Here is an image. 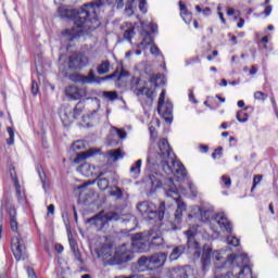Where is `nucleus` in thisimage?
I'll list each match as a JSON object with an SVG mask.
<instances>
[{
	"instance_id": "nucleus-52",
	"label": "nucleus",
	"mask_w": 278,
	"mask_h": 278,
	"mask_svg": "<svg viewBox=\"0 0 278 278\" xmlns=\"http://www.w3.org/2000/svg\"><path fill=\"white\" fill-rule=\"evenodd\" d=\"M210 216H212V213L210 211H204L201 213V220L203 223H207V220H210Z\"/></svg>"
},
{
	"instance_id": "nucleus-56",
	"label": "nucleus",
	"mask_w": 278,
	"mask_h": 278,
	"mask_svg": "<svg viewBox=\"0 0 278 278\" xmlns=\"http://www.w3.org/2000/svg\"><path fill=\"white\" fill-rule=\"evenodd\" d=\"M83 110L81 108H79V103L76 105V108L74 109V118H78L79 115L81 114Z\"/></svg>"
},
{
	"instance_id": "nucleus-47",
	"label": "nucleus",
	"mask_w": 278,
	"mask_h": 278,
	"mask_svg": "<svg viewBox=\"0 0 278 278\" xmlns=\"http://www.w3.org/2000/svg\"><path fill=\"white\" fill-rule=\"evenodd\" d=\"M243 118H242V113L241 112H238L236 117H237V121L239 123H247V121H249V115L247 113H243Z\"/></svg>"
},
{
	"instance_id": "nucleus-18",
	"label": "nucleus",
	"mask_w": 278,
	"mask_h": 278,
	"mask_svg": "<svg viewBox=\"0 0 278 278\" xmlns=\"http://www.w3.org/2000/svg\"><path fill=\"white\" fill-rule=\"evenodd\" d=\"M98 153H101V150L94 148L89 149L86 152H81L74 159V164H79L80 162H84V160H88V157H94Z\"/></svg>"
},
{
	"instance_id": "nucleus-46",
	"label": "nucleus",
	"mask_w": 278,
	"mask_h": 278,
	"mask_svg": "<svg viewBox=\"0 0 278 278\" xmlns=\"http://www.w3.org/2000/svg\"><path fill=\"white\" fill-rule=\"evenodd\" d=\"M68 242H70V247L72 249V251L77 250V241L73 238V235H68Z\"/></svg>"
},
{
	"instance_id": "nucleus-13",
	"label": "nucleus",
	"mask_w": 278,
	"mask_h": 278,
	"mask_svg": "<svg viewBox=\"0 0 278 278\" xmlns=\"http://www.w3.org/2000/svg\"><path fill=\"white\" fill-rule=\"evenodd\" d=\"M65 96L72 101H79L88 97V90L86 88H78L77 86H68L65 88Z\"/></svg>"
},
{
	"instance_id": "nucleus-17",
	"label": "nucleus",
	"mask_w": 278,
	"mask_h": 278,
	"mask_svg": "<svg viewBox=\"0 0 278 278\" xmlns=\"http://www.w3.org/2000/svg\"><path fill=\"white\" fill-rule=\"evenodd\" d=\"M121 29L124 36H136V34H140V26L138 24H131L126 22L124 25L121 26Z\"/></svg>"
},
{
	"instance_id": "nucleus-39",
	"label": "nucleus",
	"mask_w": 278,
	"mask_h": 278,
	"mask_svg": "<svg viewBox=\"0 0 278 278\" xmlns=\"http://www.w3.org/2000/svg\"><path fill=\"white\" fill-rule=\"evenodd\" d=\"M110 186V180L105 178L98 179V188L100 190H108V187Z\"/></svg>"
},
{
	"instance_id": "nucleus-40",
	"label": "nucleus",
	"mask_w": 278,
	"mask_h": 278,
	"mask_svg": "<svg viewBox=\"0 0 278 278\" xmlns=\"http://www.w3.org/2000/svg\"><path fill=\"white\" fill-rule=\"evenodd\" d=\"M7 131L9 134V139L7 140V144H9V147H12V144H14V128L8 127Z\"/></svg>"
},
{
	"instance_id": "nucleus-36",
	"label": "nucleus",
	"mask_w": 278,
	"mask_h": 278,
	"mask_svg": "<svg viewBox=\"0 0 278 278\" xmlns=\"http://www.w3.org/2000/svg\"><path fill=\"white\" fill-rule=\"evenodd\" d=\"M13 184L15 186V192L18 201L23 200V192L21 191V182L17 177H13Z\"/></svg>"
},
{
	"instance_id": "nucleus-21",
	"label": "nucleus",
	"mask_w": 278,
	"mask_h": 278,
	"mask_svg": "<svg viewBox=\"0 0 278 278\" xmlns=\"http://www.w3.org/2000/svg\"><path fill=\"white\" fill-rule=\"evenodd\" d=\"M16 207L14 206H11L9 208V220H10V225H11V230L14 232V233H18V220L16 218Z\"/></svg>"
},
{
	"instance_id": "nucleus-37",
	"label": "nucleus",
	"mask_w": 278,
	"mask_h": 278,
	"mask_svg": "<svg viewBox=\"0 0 278 278\" xmlns=\"http://www.w3.org/2000/svg\"><path fill=\"white\" fill-rule=\"evenodd\" d=\"M102 96L104 99H108V101H116L118 99V92L116 91H103Z\"/></svg>"
},
{
	"instance_id": "nucleus-59",
	"label": "nucleus",
	"mask_w": 278,
	"mask_h": 278,
	"mask_svg": "<svg viewBox=\"0 0 278 278\" xmlns=\"http://www.w3.org/2000/svg\"><path fill=\"white\" fill-rule=\"evenodd\" d=\"M189 101H191V103H197V99H194V91L189 90Z\"/></svg>"
},
{
	"instance_id": "nucleus-23",
	"label": "nucleus",
	"mask_w": 278,
	"mask_h": 278,
	"mask_svg": "<svg viewBox=\"0 0 278 278\" xmlns=\"http://www.w3.org/2000/svg\"><path fill=\"white\" fill-rule=\"evenodd\" d=\"M179 10H180V16L182 21L187 25H190V23H192V13L188 11V7H186V4H184L182 1H179Z\"/></svg>"
},
{
	"instance_id": "nucleus-22",
	"label": "nucleus",
	"mask_w": 278,
	"mask_h": 278,
	"mask_svg": "<svg viewBox=\"0 0 278 278\" xmlns=\"http://www.w3.org/2000/svg\"><path fill=\"white\" fill-rule=\"evenodd\" d=\"M92 105H94L96 108L93 109V111L91 113H89L87 116H83V121L86 123L85 125H83V127H92V124H90L92 116H94V114H97V112H99V109L101 108V102H99V99L94 98Z\"/></svg>"
},
{
	"instance_id": "nucleus-49",
	"label": "nucleus",
	"mask_w": 278,
	"mask_h": 278,
	"mask_svg": "<svg viewBox=\"0 0 278 278\" xmlns=\"http://www.w3.org/2000/svg\"><path fill=\"white\" fill-rule=\"evenodd\" d=\"M263 176L262 175H256L253 178V186H252V190H255V188H257L258 184L262 181Z\"/></svg>"
},
{
	"instance_id": "nucleus-24",
	"label": "nucleus",
	"mask_w": 278,
	"mask_h": 278,
	"mask_svg": "<svg viewBox=\"0 0 278 278\" xmlns=\"http://www.w3.org/2000/svg\"><path fill=\"white\" fill-rule=\"evenodd\" d=\"M86 66V62L84 61V56L77 55V56H71L68 61V68H84Z\"/></svg>"
},
{
	"instance_id": "nucleus-31",
	"label": "nucleus",
	"mask_w": 278,
	"mask_h": 278,
	"mask_svg": "<svg viewBox=\"0 0 278 278\" xmlns=\"http://www.w3.org/2000/svg\"><path fill=\"white\" fill-rule=\"evenodd\" d=\"M141 168H142V160L136 161V163L130 167V173L132 174V177L135 178L140 177Z\"/></svg>"
},
{
	"instance_id": "nucleus-8",
	"label": "nucleus",
	"mask_w": 278,
	"mask_h": 278,
	"mask_svg": "<svg viewBox=\"0 0 278 278\" xmlns=\"http://www.w3.org/2000/svg\"><path fill=\"white\" fill-rule=\"evenodd\" d=\"M210 227L214 233H220V231H227L231 233V222L227 218L225 213H218L210 219Z\"/></svg>"
},
{
	"instance_id": "nucleus-15",
	"label": "nucleus",
	"mask_w": 278,
	"mask_h": 278,
	"mask_svg": "<svg viewBox=\"0 0 278 278\" xmlns=\"http://www.w3.org/2000/svg\"><path fill=\"white\" fill-rule=\"evenodd\" d=\"M212 260H214V252L212 251V247L204 245L201 254V263L203 270H207L210 266H212Z\"/></svg>"
},
{
	"instance_id": "nucleus-55",
	"label": "nucleus",
	"mask_w": 278,
	"mask_h": 278,
	"mask_svg": "<svg viewBox=\"0 0 278 278\" xmlns=\"http://www.w3.org/2000/svg\"><path fill=\"white\" fill-rule=\"evenodd\" d=\"M222 155H223V148H218L215 150V152H213L212 157L213 160H216L217 156L220 157Z\"/></svg>"
},
{
	"instance_id": "nucleus-6",
	"label": "nucleus",
	"mask_w": 278,
	"mask_h": 278,
	"mask_svg": "<svg viewBox=\"0 0 278 278\" xmlns=\"http://www.w3.org/2000/svg\"><path fill=\"white\" fill-rule=\"evenodd\" d=\"M169 189L166 191L167 199H173L177 205L174 214L175 223L179 225L184 218V212H186L187 206L184 201H181V195H179V189L175 186V180L173 178L168 179Z\"/></svg>"
},
{
	"instance_id": "nucleus-64",
	"label": "nucleus",
	"mask_w": 278,
	"mask_h": 278,
	"mask_svg": "<svg viewBox=\"0 0 278 278\" xmlns=\"http://www.w3.org/2000/svg\"><path fill=\"white\" fill-rule=\"evenodd\" d=\"M202 13L204 16H210L212 14V9L206 7L204 10H202Z\"/></svg>"
},
{
	"instance_id": "nucleus-45",
	"label": "nucleus",
	"mask_w": 278,
	"mask_h": 278,
	"mask_svg": "<svg viewBox=\"0 0 278 278\" xmlns=\"http://www.w3.org/2000/svg\"><path fill=\"white\" fill-rule=\"evenodd\" d=\"M227 242L228 244H230L231 247H239L240 245V239L236 238V237H228L227 238Z\"/></svg>"
},
{
	"instance_id": "nucleus-32",
	"label": "nucleus",
	"mask_w": 278,
	"mask_h": 278,
	"mask_svg": "<svg viewBox=\"0 0 278 278\" xmlns=\"http://www.w3.org/2000/svg\"><path fill=\"white\" fill-rule=\"evenodd\" d=\"M182 254H184V248L176 247L169 255L170 262H175V261L179 260V257H181Z\"/></svg>"
},
{
	"instance_id": "nucleus-42",
	"label": "nucleus",
	"mask_w": 278,
	"mask_h": 278,
	"mask_svg": "<svg viewBox=\"0 0 278 278\" xmlns=\"http://www.w3.org/2000/svg\"><path fill=\"white\" fill-rule=\"evenodd\" d=\"M109 5H113V8L116 5V8L118 10L123 9V5H125V3L123 2V0H106Z\"/></svg>"
},
{
	"instance_id": "nucleus-4",
	"label": "nucleus",
	"mask_w": 278,
	"mask_h": 278,
	"mask_svg": "<svg viewBox=\"0 0 278 278\" xmlns=\"http://www.w3.org/2000/svg\"><path fill=\"white\" fill-rule=\"evenodd\" d=\"M129 72L122 70L121 73L115 72L106 77L103 78H97L94 75V71H90L87 76L84 75H72L71 79L72 81H75L76 84H101V81H106V79H114V77H117L116 86L117 88H125L127 86V81H129Z\"/></svg>"
},
{
	"instance_id": "nucleus-57",
	"label": "nucleus",
	"mask_w": 278,
	"mask_h": 278,
	"mask_svg": "<svg viewBox=\"0 0 278 278\" xmlns=\"http://www.w3.org/2000/svg\"><path fill=\"white\" fill-rule=\"evenodd\" d=\"M189 190L191 191V194H193V197H197L198 191H197V186H194V184L192 182L189 184Z\"/></svg>"
},
{
	"instance_id": "nucleus-53",
	"label": "nucleus",
	"mask_w": 278,
	"mask_h": 278,
	"mask_svg": "<svg viewBox=\"0 0 278 278\" xmlns=\"http://www.w3.org/2000/svg\"><path fill=\"white\" fill-rule=\"evenodd\" d=\"M31 94H34V97L38 94V83H36V80H33L31 83Z\"/></svg>"
},
{
	"instance_id": "nucleus-25",
	"label": "nucleus",
	"mask_w": 278,
	"mask_h": 278,
	"mask_svg": "<svg viewBox=\"0 0 278 278\" xmlns=\"http://www.w3.org/2000/svg\"><path fill=\"white\" fill-rule=\"evenodd\" d=\"M169 273H170V278H188V273H190V267L174 268Z\"/></svg>"
},
{
	"instance_id": "nucleus-2",
	"label": "nucleus",
	"mask_w": 278,
	"mask_h": 278,
	"mask_svg": "<svg viewBox=\"0 0 278 278\" xmlns=\"http://www.w3.org/2000/svg\"><path fill=\"white\" fill-rule=\"evenodd\" d=\"M170 144L168 140L161 139L159 141V151L155 152L153 148H150L148 153V164H162L164 173L167 175H173V173H177V175H181L186 177L188 172H186V167L184 164L175 161L170 157Z\"/></svg>"
},
{
	"instance_id": "nucleus-38",
	"label": "nucleus",
	"mask_w": 278,
	"mask_h": 278,
	"mask_svg": "<svg viewBox=\"0 0 278 278\" xmlns=\"http://www.w3.org/2000/svg\"><path fill=\"white\" fill-rule=\"evenodd\" d=\"M71 149L72 151H81L83 149H86V142L78 140L72 144Z\"/></svg>"
},
{
	"instance_id": "nucleus-30",
	"label": "nucleus",
	"mask_w": 278,
	"mask_h": 278,
	"mask_svg": "<svg viewBox=\"0 0 278 278\" xmlns=\"http://www.w3.org/2000/svg\"><path fill=\"white\" fill-rule=\"evenodd\" d=\"M149 240V247H164V238L162 236H154L153 232Z\"/></svg>"
},
{
	"instance_id": "nucleus-7",
	"label": "nucleus",
	"mask_w": 278,
	"mask_h": 278,
	"mask_svg": "<svg viewBox=\"0 0 278 278\" xmlns=\"http://www.w3.org/2000/svg\"><path fill=\"white\" fill-rule=\"evenodd\" d=\"M118 218H121L118 213H105V211H101L96 216L87 219L86 224L89 225L90 227H93V229H96L97 231H103V229H105V225L114 220H118Z\"/></svg>"
},
{
	"instance_id": "nucleus-54",
	"label": "nucleus",
	"mask_w": 278,
	"mask_h": 278,
	"mask_svg": "<svg viewBox=\"0 0 278 278\" xmlns=\"http://www.w3.org/2000/svg\"><path fill=\"white\" fill-rule=\"evenodd\" d=\"M222 181L224 182V185H225L227 188H230V187H231V178L226 177V176H222Z\"/></svg>"
},
{
	"instance_id": "nucleus-10",
	"label": "nucleus",
	"mask_w": 278,
	"mask_h": 278,
	"mask_svg": "<svg viewBox=\"0 0 278 278\" xmlns=\"http://www.w3.org/2000/svg\"><path fill=\"white\" fill-rule=\"evenodd\" d=\"M151 232H139L131 236L132 251L136 253H144L149 251V240H151Z\"/></svg>"
},
{
	"instance_id": "nucleus-9",
	"label": "nucleus",
	"mask_w": 278,
	"mask_h": 278,
	"mask_svg": "<svg viewBox=\"0 0 278 278\" xmlns=\"http://www.w3.org/2000/svg\"><path fill=\"white\" fill-rule=\"evenodd\" d=\"M166 100V89H163L159 97L157 112L166 123H173V103Z\"/></svg>"
},
{
	"instance_id": "nucleus-28",
	"label": "nucleus",
	"mask_w": 278,
	"mask_h": 278,
	"mask_svg": "<svg viewBox=\"0 0 278 278\" xmlns=\"http://www.w3.org/2000/svg\"><path fill=\"white\" fill-rule=\"evenodd\" d=\"M108 156L112 162H118V160H123L125 157V152H123V149H114L108 152Z\"/></svg>"
},
{
	"instance_id": "nucleus-63",
	"label": "nucleus",
	"mask_w": 278,
	"mask_h": 278,
	"mask_svg": "<svg viewBox=\"0 0 278 278\" xmlns=\"http://www.w3.org/2000/svg\"><path fill=\"white\" fill-rule=\"evenodd\" d=\"M48 214H55V205L50 204L48 206Z\"/></svg>"
},
{
	"instance_id": "nucleus-26",
	"label": "nucleus",
	"mask_w": 278,
	"mask_h": 278,
	"mask_svg": "<svg viewBox=\"0 0 278 278\" xmlns=\"http://www.w3.org/2000/svg\"><path fill=\"white\" fill-rule=\"evenodd\" d=\"M225 257H227V254H225V251L223 250L213 252V262L217 267L220 266V264L227 263Z\"/></svg>"
},
{
	"instance_id": "nucleus-5",
	"label": "nucleus",
	"mask_w": 278,
	"mask_h": 278,
	"mask_svg": "<svg viewBox=\"0 0 278 278\" xmlns=\"http://www.w3.org/2000/svg\"><path fill=\"white\" fill-rule=\"evenodd\" d=\"M138 212L141 216H144L147 220H164V212L166 210V203L160 204L159 211L155 204L151 202H141L137 206Z\"/></svg>"
},
{
	"instance_id": "nucleus-3",
	"label": "nucleus",
	"mask_w": 278,
	"mask_h": 278,
	"mask_svg": "<svg viewBox=\"0 0 278 278\" xmlns=\"http://www.w3.org/2000/svg\"><path fill=\"white\" fill-rule=\"evenodd\" d=\"M98 257L104 262V266H115L116 264H125L134 260V252L123 244L119 248L112 245H103L98 253Z\"/></svg>"
},
{
	"instance_id": "nucleus-51",
	"label": "nucleus",
	"mask_w": 278,
	"mask_h": 278,
	"mask_svg": "<svg viewBox=\"0 0 278 278\" xmlns=\"http://www.w3.org/2000/svg\"><path fill=\"white\" fill-rule=\"evenodd\" d=\"M139 10L142 14H147V0H139Z\"/></svg>"
},
{
	"instance_id": "nucleus-34",
	"label": "nucleus",
	"mask_w": 278,
	"mask_h": 278,
	"mask_svg": "<svg viewBox=\"0 0 278 278\" xmlns=\"http://www.w3.org/2000/svg\"><path fill=\"white\" fill-rule=\"evenodd\" d=\"M109 194L110 197H114L115 199H123V190L117 186L111 187Z\"/></svg>"
},
{
	"instance_id": "nucleus-20",
	"label": "nucleus",
	"mask_w": 278,
	"mask_h": 278,
	"mask_svg": "<svg viewBox=\"0 0 278 278\" xmlns=\"http://www.w3.org/2000/svg\"><path fill=\"white\" fill-rule=\"evenodd\" d=\"M77 172L84 177H94L97 175V167L85 163L77 168Z\"/></svg>"
},
{
	"instance_id": "nucleus-62",
	"label": "nucleus",
	"mask_w": 278,
	"mask_h": 278,
	"mask_svg": "<svg viewBox=\"0 0 278 278\" xmlns=\"http://www.w3.org/2000/svg\"><path fill=\"white\" fill-rule=\"evenodd\" d=\"M27 275L29 278H36V271H34L31 268H27Z\"/></svg>"
},
{
	"instance_id": "nucleus-29",
	"label": "nucleus",
	"mask_w": 278,
	"mask_h": 278,
	"mask_svg": "<svg viewBox=\"0 0 278 278\" xmlns=\"http://www.w3.org/2000/svg\"><path fill=\"white\" fill-rule=\"evenodd\" d=\"M138 266L141 270H153V267H151V258L147 256H141L139 258Z\"/></svg>"
},
{
	"instance_id": "nucleus-1",
	"label": "nucleus",
	"mask_w": 278,
	"mask_h": 278,
	"mask_svg": "<svg viewBox=\"0 0 278 278\" xmlns=\"http://www.w3.org/2000/svg\"><path fill=\"white\" fill-rule=\"evenodd\" d=\"M104 5L103 0H93L83 4L80 11L68 7H59L60 18L74 21V27L65 29V36H81V34H91V31L99 29L101 27L99 13Z\"/></svg>"
},
{
	"instance_id": "nucleus-14",
	"label": "nucleus",
	"mask_w": 278,
	"mask_h": 278,
	"mask_svg": "<svg viewBox=\"0 0 278 278\" xmlns=\"http://www.w3.org/2000/svg\"><path fill=\"white\" fill-rule=\"evenodd\" d=\"M153 42H155L153 37L146 36L141 42L137 43V47H139L141 49H149V47H151L150 48L151 55H155L157 58L159 55H162V52H160V48H157V46L153 45Z\"/></svg>"
},
{
	"instance_id": "nucleus-12",
	"label": "nucleus",
	"mask_w": 278,
	"mask_h": 278,
	"mask_svg": "<svg viewBox=\"0 0 278 278\" xmlns=\"http://www.w3.org/2000/svg\"><path fill=\"white\" fill-rule=\"evenodd\" d=\"M138 86H140V78L132 77L130 83V90L136 94V97H142V94H146L150 101H153V91L151 88L142 87L138 89Z\"/></svg>"
},
{
	"instance_id": "nucleus-16",
	"label": "nucleus",
	"mask_w": 278,
	"mask_h": 278,
	"mask_svg": "<svg viewBox=\"0 0 278 278\" xmlns=\"http://www.w3.org/2000/svg\"><path fill=\"white\" fill-rule=\"evenodd\" d=\"M168 257V254L166 253H156L150 256V264L154 268H161V266H164L166 264V260Z\"/></svg>"
},
{
	"instance_id": "nucleus-61",
	"label": "nucleus",
	"mask_w": 278,
	"mask_h": 278,
	"mask_svg": "<svg viewBox=\"0 0 278 278\" xmlns=\"http://www.w3.org/2000/svg\"><path fill=\"white\" fill-rule=\"evenodd\" d=\"M54 250L56 251V253H62L64 251V247L58 243L54 245Z\"/></svg>"
},
{
	"instance_id": "nucleus-50",
	"label": "nucleus",
	"mask_w": 278,
	"mask_h": 278,
	"mask_svg": "<svg viewBox=\"0 0 278 278\" xmlns=\"http://www.w3.org/2000/svg\"><path fill=\"white\" fill-rule=\"evenodd\" d=\"M75 260H77V262H79V264H84V261L81 260V253L79 252V249L76 250H72Z\"/></svg>"
},
{
	"instance_id": "nucleus-11",
	"label": "nucleus",
	"mask_w": 278,
	"mask_h": 278,
	"mask_svg": "<svg viewBox=\"0 0 278 278\" xmlns=\"http://www.w3.org/2000/svg\"><path fill=\"white\" fill-rule=\"evenodd\" d=\"M12 252L16 260V262H21V260L27 258V249L25 248V241L17 233V236L13 237L12 240Z\"/></svg>"
},
{
	"instance_id": "nucleus-44",
	"label": "nucleus",
	"mask_w": 278,
	"mask_h": 278,
	"mask_svg": "<svg viewBox=\"0 0 278 278\" xmlns=\"http://www.w3.org/2000/svg\"><path fill=\"white\" fill-rule=\"evenodd\" d=\"M135 0H128L126 8H125V14L127 16H132L134 15V8H131V3H134Z\"/></svg>"
},
{
	"instance_id": "nucleus-58",
	"label": "nucleus",
	"mask_w": 278,
	"mask_h": 278,
	"mask_svg": "<svg viewBox=\"0 0 278 278\" xmlns=\"http://www.w3.org/2000/svg\"><path fill=\"white\" fill-rule=\"evenodd\" d=\"M231 260H243V262H249V256L244 255H240V256H236V255H230Z\"/></svg>"
},
{
	"instance_id": "nucleus-60",
	"label": "nucleus",
	"mask_w": 278,
	"mask_h": 278,
	"mask_svg": "<svg viewBox=\"0 0 278 278\" xmlns=\"http://www.w3.org/2000/svg\"><path fill=\"white\" fill-rule=\"evenodd\" d=\"M270 12H273V7L270 5L265 7V10H264L265 16H270Z\"/></svg>"
},
{
	"instance_id": "nucleus-19",
	"label": "nucleus",
	"mask_w": 278,
	"mask_h": 278,
	"mask_svg": "<svg viewBox=\"0 0 278 278\" xmlns=\"http://www.w3.org/2000/svg\"><path fill=\"white\" fill-rule=\"evenodd\" d=\"M185 233L188 237V247H189V249H194L197 257H201V252H198L199 251V242L194 241V236H197V231L192 230V229H189Z\"/></svg>"
},
{
	"instance_id": "nucleus-33",
	"label": "nucleus",
	"mask_w": 278,
	"mask_h": 278,
	"mask_svg": "<svg viewBox=\"0 0 278 278\" xmlns=\"http://www.w3.org/2000/svg\"><path fill=\"white\" fill-rule=\"evenodd\" d=\"M97 71L99 75H105L106 73H110V61L102 62L98 66Z\"/></svg>"
},
{
	"instance_id": "nucleus-41",
	"label": "nucleus",
	"mask_w": 278,
	"mask_h": 278,
	"mask_svg": "<svg viewBox=\"0 0 278 278\" xmlns=\"http://www.w3.org/2000/svg\"><path fill=\"white\" fill-rule=\"evenodd\" d=\"M39 177L42 184V188L45 190V192H47V188H49V181L47 180V174H45L43 172H39Z\"/></svg>"
},
{
	"instance_id": "nucleus-35",
	"label": "nucleus",
	"mask_w": 278,
	"mask_h": 278,
	"mask_svg": "<svg viewBox=\"0 0 278 278\" xmlns=\"http://www.w3.org/2000/svg\"><path fill=\"white\" fill-rule=\"evenodd\" d=\"M112 134H116L119 140H127V131L123 128L113 127Z\"/></svg>"
},
{
	"instance_id": "nucleus-43",
	"label": "nucleus",
	"mask_w": 278,
	"mask_h": 278,
	"mask_svg": "<svg viewBox=\"0 0 278 278\" xmlns=\"http://www.w3.org/2000/svg\"><path fill=\"white\" fill-rule=\"evenodd\" d=\"M254 99H256V101H266V99H268V94L262 91H256L254 92Z\"/></svg>"
},
{
	"instance_id": "nucleus-48",
	"label": "nucleus",
	"mask_w": 278,
	"mask_h": 278,
	"mask_svg": "<svg viewBox=\"0 0 278 278\" xmlns=\"http://www.w3.org/2000/svg\"><path fill=\"white\" fill-rule=\"evenodd\" d=\"M148 29H149V34H148V36H151V34H157V24H155V23H150L149 25H148Z\"/></svg>"
},
{
	"instance_id": "nucleus-27",
	"label": "nucleus",
	"mask_w": 278,
	"mask_h": 278,
	"mask_svg": "<svg viewBox=\"0 0 278 278\" xmlns=\"http://www.w3.org/2000/svg\"><path fill=\"white\" fill-rule=\"evenodd\" d=\"M147 184L151 186V190H157V188H162V180L160 179V176L157 175H150L146 179Z\"/></svg>"
}]
</instances>
